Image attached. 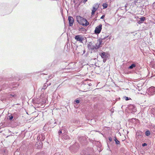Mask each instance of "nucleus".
<instances>
[{
	"label": "nucleus",
	"instance_id": "nucleus-1",
	"mask_svg": "<svg viewBox=\"0 0 155 155\" xmlns=\"http://www.w3.org/2000/svg\"><path fill=\"white\" fill-rule=\"evenodd\" d=\"M76 19L77 21L80 25L83 26H87L88 25L89 23L87 20L80 16H76Z\"/></svg>",
	"mask_w": 155,
	"mask_h": 155
},
{
	"label": "nucleus",
	"instance_id": "nucleus-2",
	"mask_svg": "<svg viewBox=\"0 0 155 155\" xmlns=\"http://www.w3.org/2000/svg\"><path fill=\"white\" fill-rule=\"evenodd\" d=\"M102 42V39H99L97 40V42L94 45L95 50H97L101 47V44Z\"/></svg>",
	"mask_w": 155,
	"mask_h": 155
},
{
	"label": "nucleus",
	"instance_id": "nucleus-3",
	"mask_svg": "<svg viewBox=\"0 0 155 155\" xmlns=\"http://www.w3.org/2000/svg\"><path fill=\"white\" fill-rule=\"evenodd\" d=\"M148 94L150 95H152L155 93V87H150L148 90Z\"/></svg>",
	"mask_w": 155,
	"mask_h": 155
},
{
	"label": "nucleus",
	"instance_id": "nucleus-4",
	"mask_svg": "<svg viewBox=\"0 0 155 155\" xmlns=\"http://www.w3.org/2000/svg\"><path fill=\"white\" fill-rule=\"evenodd\" d=\"M75 39L78 41H79L80 42H82L84 40L83 36L81 35H78L75 36Z\"/></svg>",
	"mask_w": 155,
	"mask_h": 155
},
{
	"label": "nucleus",
	"instance_id": "nucleus-5",
	"mask_svg": "<svg viewBox=\"0 0 155 155\" xmlns=\"http://www.w3.org/2000/svg\"><path fill=\"white\" fill-rule=\"evenodd\" d=\"M102 25L100 24L96 28L94 31V32L96 34H99L100 33L102 29Z\"/></svg>",
	"mask_w": 155,
	"mask_h": 155
},
{
	"label": "nucleus",
	"instance_id": "nucleus-6",
	"mask_svg": "<svg viewBox=\"0 0 155 155\" xmlns=\"http://www.w3.org/2000/svg\"><path fill=\"white\" fill-rule=\"evenodd\" d=\"M68 20L69 21V26H72L74 22L73 18L71 16H69L68 17Z\"/></svg>",
	"mask_w": 155,
	"mask_h": 155
},
{
	"label": "nucleus",
	"instance_id": "nucleus-7",
	"mask_svg": "<svg viewBox=\"0 0 155 155\" xmlns=\"http://www.w3.org/2000/svg\"><path fill=\"white\" fill-rule=\"evenodd\" d=\"M87 47L89 49L92 50L95 49L94 45H93L91 42H90L88 44Z\"/></svg>",
	"mask_w": 155,
	"mask_h": 155
},
{
	"label": "nucleus",
	"instance_id": "nucleus-8",
	"mask_svg": "<svg viewBox=\"0 0 155 155\" xmlns=\"http://www.w3.org/2000/svg\"><path fill=\"white\" fill-rule=\"evenodd\" d=\"M45 139V137L42 134H39L37 137V139L40 141L44 140Z\"/></svg>",
	"mask_w": 155,
	"mask_h": 155
},
{
	"label": "nucleus",
	"instance_id": "nucleus-9",
	"mask_svg": "<svg viewBox=\"0 0 155 155\" xmlns=\"http://www.w3.org/2000/svg\"><path fill=\"white\" fill-rule=\"evenodd\" d=\"M100 55L102 58H107V54L104 52H102L100 54Z\"/></svg>",
	"mask_w": 155,
	"mask_h": 155
},
{
	"label": "nucleus",
	"instance_id": "nucleus-10",
	"mask_svg": "<svg viewBox=\"0 0 155 155\" xmlns=\"http://www.w3.org/2000/svg\"><path fill=\"white\" fill-rule=\"evenodd\" d=\"M63 138L65 140L70 139V137L69 135L65 134L63 135Z\"/></svg>",
	"mask_w": 155,
	"mask_h": 155
},
{
	"label": "nucleus",
	"instance_id": "nucleus-11",
	"mask_svg": "<svg viewBox=\"0 0 155 155\" xmlns=\"http://www.w3.org/2000/svg\"><path fill=\"white\" fill-rule=\"evenodd\" d=\"M35 147H37L38 148H40L42 147V143L41 142L38 143H37L35 144Z\"/></svg>",
	"mask_w": 155,
	"mask_h": 155
},
{
	"label": "nucleus",
	"instance_id": "nucleus-12",
	"mask_svg": "<svg viewBox=\"0 0 155 155\" xmlns=\"http://www.w3.org/2000/svg\"><path fill=\"white\" fill-rule=\"evenodd\" d=\"M97 8H96L94 7H93V9L92 11L91 17H93V15L94 14L95 12L96 11Z\"/></svg>",
	"mask_w": 155,
	"mask_h": 155
},
{
	"label": "nucleus",
	"instance_id": "nucleus-13",
	"mask_svg": "<svg viewBox=\"0 0 155 155\" xmlns=\"http://www.w3.org/2000/svg\"><path fill=\"white\" fill-rule=\"evenodd\" d=\"M136 66V65L135 64H132L128 68L129 69H131L134 68Z\"/></svg>",
	"mask_w": 155,
	"mask_h": 155
},
{
	"label": "nucleus",
	"instance_id": "nucleus-14",
	"mask_svg": "<svg viewBox=\"0 0 155 155\" xmlns=\"http://www.w3.org/2000/svg\"><path fill=\"white\" fill-rule=\"evenodd\" d=\"M50 83L48 85V84H47V83H46L44 84L42 88L45 90L49 85H50Z\"/></svg>",
	"mask_w": 155,
	"mask_h": 155
},
{
	"label": "nucleus",
	"instance_id": "nucleus-15",
	"mask_svg": "<svg viewBox=\"0 0 155 155\" xmlns=\"http://www.w3.org/2000/svg\"><path fill=\"white\" fill-rule=\"evenodd\" d=\"M114 140L115 142L117 144H120V142L118 140L116 137H114Z\"/></svg>",
	"mask_w": 155,
	"mask_h": 155
},
{
	"label": "nucleus",
	"instance_id": "nucleus-16",
	"mask_svg": "<svg viewBox=\"0 0 155 155\" xmlns=\"http://www.w3.org/2000/svg\"><path fill=\"white\" fill-rule=\"evenodd\" d=\"M152 116L155 117V109L154 108L152 110Z\"/></svg>",
	"mask_w": 155,
	"mask_h": 155
},
{
	"label": "nucleus",
	"instance_id": "nucleus-17",
	"mask_svg": "<svg viewBox=\"0 0 155 155\" xmlns=\"http://www.w3.org/2000/svg\"><path fill=\"white\" fill-rule=\"evenodd\" d=\"M145 134L147 136H149L150 134V131L149 130H147L145 132Z\"/></svg>",
	"mask_w": 155,
	"mask_h": 155
},
{
	"label": "nucleus",
	"instance_id": "nucleus-18",
	"mask_svg": "<svg viewBox=\"0 0 155 155\" xmlns=\"http://www.w3.org/2000/svg\"><path fill=\"white\" fill-rule=\"evenodd\" d=\"M102 6L104 9L106 8L107 7V5L106 3H103Z\"/></svg>",
	"mask_w": 155,
	"mask_h": 155
},
{
	"label": "nucleus",
	"instance_id": "nucleus-19",
	"mask_svg": "<svg viewBox=\"0 0 155 155\" xmlns=\"http://www.w3.org/2000/svg\"><path fill=\"white\" fill-rule=\"evenodd\" d=\"M10 97L12 98V97H17V95L15 94H10Z\"/></svg>",
	"mask_w": 155,
	"mask_h": 155
},
{
	"label": "nucleus",
	"instance_id": "nucleus-20",
	"mask_svg": "<svg viewBox=\"0 0 155 155\" xmlns=\"http://www.w3.org/2000/svg\"><path fill=\"white\" fill-rule=\"evenodd\" d=\"M140 21L143 22L145 20V18L144 17H141L140 18Z\"/></svg>",
	"mask_w": 155,
	"mask_h": 155
},
{
	"label": "nucleus",
	"instance_id": "nucleus-21",
	"mask_svg": "<svg viewBox=\"0 0 155 155\" xmlns=\"http://www.w3.org/2000/svg\"><path fill=\"white\" fill-rule=\"evenodd\" d=\"M20 154V153L18 151H16L14 153V155H19Z\"/></svg>",
	"mask_w": 155,
	"mask_h": 155
},
{
	"label": "nucleus",
	"instance_id": "nucleus-22",
	"mask_svg": "<svg viewBox=\"0 0 155 155\" xmlns=\"http://www.w3.org/2000/svg\"><path fill=\"white\" fill-rule=\"evenodd\" d=\"M79 31L81 30L82 31H84L85 30V29L84 28H79Z\"/></svg>",
	"mask_w": 155,
	"mask_h": 155
},
{
	"label": "nucleus",
	"instance_id": "nucleus-23",
	"mask_svg": "<svg viewBox=\"0 0 155 155\" xmlns=\"http://www.w3.org/2000/svg\"><path fill=\"white\" fill-rule=\"evenodd\" d=\"M152 6L153 9H155V2L152 5Z\"/></svg>",
	"mask_w": 155,
	"mask_h": 155
},
{
	"label": "nucleus",
	"instance_id": "nucleus-24",
	"mask_svg": "<svg viewBox=\"0 0 155 155\" xmlns=\"http://www.w3.org/2000/svg\"><path fill=\"white\" fill-rule=\"evenodd\" d=\"M125 99V100L126 101H128L129 100V99H130V97H124Z\"/></svg>",
	"mask_w": 155,
	"mask_h": 155
},
{
	"label": "nucleus",
	"instance_id": "nucleus-25",
	"mask_svg": "<svg viewBox=\"0 0 155 155\" xmlns=\"http://www.w3.org/2000/svg\"><path fill=\"white\" fill-rule=\"evenodd\" d=\"M9 119L10 120H12V119L13 118V116L12 115L9 116Z\"/></svg>",
	"mask_w": 155,
	"mask_h": 155
},
{
	"label": "nucleus",
	"instance_id": "nucleus-26",
	"mask_svg": "<svg viewBox=\"0 0 155 155\" xmlns=\"http://www.w3.org/2000/svg\"><path fill=\"white\" fill-rule=\"evenodd\" d=\"M147 145V144L146 143H144L142 144V146L143 147H144L146 146Z\"/></svg>",
	"mask_w": 155,
	"mask_h": 155
},
{
	"label": "nucleus",
	"instance_id": "nucleus-27",
	"mask_svg": "<svg viewBox=\"0 0 155 155\" xmlns=\"http://www.w3.org/2000/svg\"><path fill=\"white\" fill-rule=\"evenodd\" d=\"M62 134V131L61 130H59L58 131V134L60 135Z\"/></svg>",
	"mask_w": 155,
	"mask_h": 155
},
{
	"label": "nucleus",
	"instance_id": "nucleus-28",
	"mask_svg": "<svg viewBox=\"0 0 155 155\" xmlns=\"http://www.w3.org/2000/svg\"><path fill=\"white\" fill-rule=\"evenodd\" d=\"M103 62H104V63H105L106 61V60H107V58H103Z\"/></svg>",
	"mask_w": 155,
	"mask_h": 155
},
{
	"label": "nucleus",
	"instance_id": "nucleus-29",
	"mask_svg": "<svg viewBox=\"0 0 155 155\" xmlns=\"http://www.w3.org/2000/svg\"><path fill=\"white\" fill-rule=\"evenodd\" d=\"M14 86H13V87H16L18 86V84H14Z\"/></svg>",
	"mask_w": 155,
	"mask_h": 155
},
{
	"label": "nucleus",
	"instance_id": "nucleus-30",
	"mask_svg": "<svg viewBox=\"0 0 155 155\" xmlns=\"http://www.w3.org/2000/svg\"><path fill=\"white\" fill-rule=\"evenodd\" d=\"M138 23L139 24H140L142 23V22L141 21H140V20L139 21H138Z\"/></svg>",
	"mask_w": 155,
	"mask_h": 155
},
{
	"label": "nucleus",
	"instance_id": "nucleus-31",
	"mask_svg": "<svg viewBox=\"0 0 155 155\" xmlns=\"http://www.w3.org/2000/svg\"><path fill=\"white\" fill-rule=\"evenodd\" d=\"M75 102L77 104H78L80 102L78 100H76Z\"/></svg>",
	"mask_w": 155,
	"mask_h": 155
},
{
	"label": "nucleus",
	"instance_id": "nucleus-32",
	"mask_svg": "<svg viewBox=\"0 0 155 155\" xmlns=\"http://www.w3.org/2000/svg\"><path fill=\"white\" fill-rule=\"evenodd\" d=\"M41 153H37L35 155H41Z\"/></svg>",
	"mask_w": 155,
	"mask_h": 155
},
{
	"label": "nucleus",
	"instance_id": "nucleus-33",
	"mask_svg": "<svg viewBox=\"0 0 155 155\" xmlns=\"http://www.w3.org/2000/svg\"><path fill=\"white\" fill-rule=\"evenodd\" d=\"M109 140L110 141H111L112 140V138L111 137H109Z\"/></svg>",
	"mask_w": 155,
	"mask_h": 155
},
{
	"label": "nucleus",
	"instance_id": "nucleus-34",
	"mask_svg": "<svg viewBox=\"0 0 155 155\" xmlns=\"http://www.w3.org/2000/svg\"><path fill=\"white\" fill-rule=\"evenodd\" d=\"M105 17V15H103L101 17V19H103Z\"/></svg>",
	"mask_w": 155,
	"mask_h": 155
},
{
	"label": "nucleus",
	"instance_id": "nucleus-35",
	"mask_svg": "<svg viewBox=\"0 0 155 155\" xmlns=\"http://www.w3.org/2000/svg\"><path fill=\"white\" fill-rule=\"evenodd\" d=\"M87 1V0H84L83 1V3H85Z\"/></svg>",
	"mask_w": 155,
	"mask_h": 155
},
{
	"label": "nucleus",
	"instance_id": "nucleus-36",
	"mask_svg": "<svg viewBox=\"0 0 155 155\" xmlns=\"http://www.w3.org/2000/svg\"><path fill=\"white\" fill-rule=\"evenodd\" d=\"M0 126H1V127L4 126L3 125V124L2 123H1L0 124Z\"/></svg>",
	"mask_w": 155,
	"mask_h": 155
},
{
	"label": "nucleus",
	"instance_id": "nucleus-37",
	"mask_svg": "<svg viewBox=\"0 0 155 155\" xmlns=\"http://www.w3.org/2000/svg\"><path fill=\"white\" fill-rule=\"evenodd\" d=\"M76 144H74V145H73L72 146V147L74 148V147L76 146Z\"/></svg>",
	"mask_w": 155,
	"mask_h": 155
},
{
	"label": "nucleus",
	"instance_id": "nucleus-38",
	"mask_svg": "<svg viewBox=\"0 0 155 155\" xmlns=\"http://www.w3.org/2000/svg\"><path fill=\"white\" fill-rule=\"evenodd\" d=\"M3 127H4V126H2V127L0 126V129H1Z\"/></svg>",
	"mask_w": 155,
	"mask_h": 155
},
{
	"label": "nucleus",
	"instance_id": "nucleus-39",
	"mask_svg": "<svg viewBox=\"0 0 155 155\" xmlns=\"http://www.w3.org/2000/svg\"><path fill=\"white\" fill-rule=\"evenodd\" d=\"M89 86H91V84H89Z\"/></svg>",
	"mask_w": 155,
	"mask_h": 155
},
{
	"label": "nucleus",
	"instance_id": "nucleus-40",
	"mask_svg": "<svg viewBox=\"0 0 155 155\" xmlns=\"http://www.w3.org/2000/svg\"><path fill=\"white\" fill-rule=\"evenodd\" d=\"M106 37H105L103 39H105V38H106Z\"/></svg>",
	"mask_w": 155,
	"mask_h": 155
},
{
	"label": "nucleus",
	"instance_id": "nucleus-41",
	"mask_svg": "<svg viewBox=\"0 0 155 155\" xmlns=\"http://www.w3.org/2000/svg\"><path fill=\"white\" fill-rule=\"evenodd\" d=\"M138 90H140L139 88H138Z\"/></svg>",
	"mask_w": 155,
	"mask_h": 155
},
{
	"label": "nucleus",
	"instance_id": "nucleus-42",
	"mask_svg": "<svg viewBox=\"0 0 155 155\" xmlns=\"http://www.w3.org/2000/svg\"><path fill=\"white\" fill-rule=\"evenodd\" d=\"M110 37H109V39H110Z\"/></svg>",
	"mask_w": 155,
	"mask_h": 155
}]
</instances>
